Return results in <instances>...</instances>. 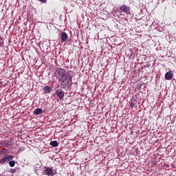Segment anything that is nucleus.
I'll return each instance as SVG.
<instances>
[{"mask_svg": "<svg viewBox=\"0 0 176 176\" xmlns=\"http://www.w3.org/2000/svg\"><path fill=\"white\" fill-rule=\"evenodd\" d=\"M55 75L58 80V83L63 88L69 86L72 81V76L67 72L65 69L62 67H58Z\"/></svg>", "mask_w": 176, "mask_h": 176, "instance_id": "1", "label": "nucleus"}, {"mask_svg": "<svg viewBox=\"0 0 176 176\" xmlns=\"http://www.w3.org/2000/svg\"><path fill=\"white\" fill-rule=\"evenodd\" d=\"M14 155H6L4 157H3L0 160V164H5L6 162H8L14 159Z\"/></svg>", "mask_w": 176, "mask_h": 176, "instance_id": "2", "label": "nucleus"}, {"mask_svg": "<svg viewBox=\"0 0 176 176\" xmlns=\"http://www.w3.org/2000/svg\"><path fill=\"white\" fill-rule=\"evenodd\" d=\"M55 94H56L57 97L59 98L60 100H63L65 96V94L63 92L62 89H56Z\"/></svg>", "mask_w": 176, "mask_h": 176, "instance_id": "3", "label": "nucleus"}, {"mask_svg": "<svg viewBox=\"0 0 176 176\" xmlns=\"http://www.w3.org/2000/svg\"><path fill=\"white\" fill-rule=\"evenodd\" d=\"M120 10L122 11L120 12H124L126 14H129V13L130 12V8L125 4H123V5L120 6Z\"/></svg>", "mask_w": 176, "mask_h": 176, "instance_id": "4", "label": "nucleus"}, {"mask_svg": "<svg viewBox=\"0 0 176 176\" xmlns=\"http://www.w3.org/2000/svg\"><path fill=\"white\" fill-rule=\"evenodd\" d=\"M173 78V73L172 71L168 72L165 74L166 80H171Z\"/></svg>", "mask_w": 176, "mask_h": 176, "instance_id": "5", "label": "nucleus"}, {"mask_svg": "<svg viewBox=\"0 0 176 176\" xmlns=\"http://www.w3.org/2000/svg\"><path fill=\"white\" fill-rule=\"evenodd\" d=\"M45 174H46V175H48V176H54V170L52 168H45Z\"/></svg>", "mask_w": 176, "mask_h": 176, "instance_id": "6", "label": "nucleus"}, {"mask_svg": "<svg viewBox=\"0 0 176 176\" xmlns=\"http://www.w3.org/2000/svg\"><path fill=\"white\" fill-rule=\"evenodd\" d=\"M60 39L62 42H66L68 39L67 34L65 32L60 33Z\"/></svg>", "mask_w": 176, "mask_h": 176, "instance_id": "7", "label": "nucleus"}, {"mask_svg": "<svg viewBox=\"0 0 176 176\" xmlns=\"http://www.w3.org/2000/svg\"><path fill=\"white\" fill-rule=\"evenodd\" d=\"M44 94H50L51 92V88L50 86L46 85L43 89Z\"/></svg>", "mask_w": 176, "mask_h": 176, "instance_id": "8", "label": "nucleus"}, {"mask_svg": "<svg viewBox=\"0 0 176 176\" xmlns=\"http://www.w3.org/2000/svg\"><path fill=\"white\" fill-rule=\"evenodd\" d=\"M42 109H36L34 111V116H38L39 114H41L42 113Z\"/></svg>", "mask_w": 176, "mask_h": 176, "instance_id": "9", "label": "nucleus"}, {"mask_svg": "<svg viewBox=\"0 0 176 176\" xmlns=\"http://www.w3.org/2000/svg\"><path fill=\"white\" fill-rule=\"evenodd\" d=\"M50 145L52 146L53 147H58V143L57 141H53L50 143Z\"/></svg>", "mask_w": 176, "mask_h": 176, "instance_id": "10", "label": "nucleus"}, {"mask_svg": "<svg viewBox=\"0 0 176 176\" xmlns=\"http://www.w3.org/2000/svg\"><path fill=\"white\" fill-rule=\"evenodd\" d=\"M15 164H16V162H14V160L9 162V165L10 167H14Z\"/></svg>", "mask_w": 176, "mask_h": 176, "instance_id": "11", "label": "nucleus"}, {"mask_svg": "<svg viewBox=\"0 0 176 176\" xmlns=\"http://www.w3.org/2000/svg\"><path fill=\"white\" fill-rule=\"evenodd\" d=\"M40 2H42L43 3H46L47 0H38Z\"/></svg>", "mask_w": 176, "mask_h": 176, "instance_id": "12", "label": "nucleus"}, {"mask_svg": "<svg viewBox=\"0 0 176 176\" xmlns=\"http://www.w3.org/2000/svg\"><path fill=\"white\" fill-rule=\"evenodd\" d=\"M135 107V103H131V108H133Z\"/></svg>", "mask_w": 176, "mask_h": 176, "instance_id": "13", "label": "nucleus"}, {"mask_svg": "<svg viewBox=\"0 0 176 176\" xmlns=\"http://www.w3.org/2000/svg\"><path fill=\"white\" fill-rule=\"evenodd\" d=\"M0 38H1V36H0ZM3 42H1V41H0V46H1V45H3Z\"/></svg>", "mask_w": 176, "mask_h": 176, "instance_id": "14", "label": "nucleus"}, {"mask_svg": "<svg viewBox=\"0 0 176 176\" xmlns=\"http://www.w3.org/2000/svg\"><path fill=\"white\" fill-rule=\"evenodd\" d=\"M15 171H14V169L12 170V171H11V173H14Z\"/></svg>", "mask_w": 176, "mask_h": 176, "instance_id": "15", "label": "nucleus"}]
</instances>
